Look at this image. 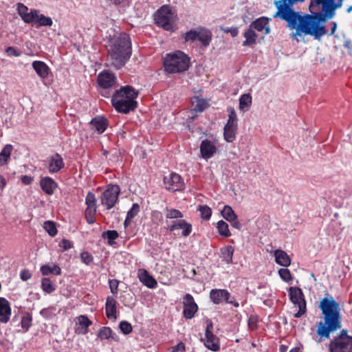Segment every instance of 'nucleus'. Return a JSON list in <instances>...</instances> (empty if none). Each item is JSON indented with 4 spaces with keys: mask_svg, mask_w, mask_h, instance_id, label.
<instances>
[{
    "mask_svg": "<svg viewBox=\"0 0 352 352\" xmlns=\"http://www.w3.org/2000/svg\"><path fill=\"white\" fill-rule=\"evenodd\" d=\"M221 214L228 221H233L238 217L232 207L228 205L224 206L223 210L221 211Z\"/></svg>",
    "mask_w": 352,
    "mask_h": 352,
    "instance_id": "nucleus-38",
    "label": "nucleus"
},
{
    "mask_svg": "<svg viewBox=\"0 0 352 352\" xmlns=\"http://www.w3.org/2000/svg\"><path fill=\"white\" fill-rule=\"evenodd\" d=\"M32 318L30 314L25 313L21 320V325L22 328L27 331L32 325Z\"/></svg>",
    "mask_w": 352,
    "mask_h": 352,
    "instance_id": "nucleus-42",
    "label": "nucleus"
},
{
    "mask_svg": "<svg viewBox=\"0 0 352 352\" xmlns=\"http://www.w3.org/2000/svg\"><path fill=\"white\" fill-rule=\"evenodd\" d=\"M164 183L167 190L171 191L180 190L184 188V182L179 175L171 173L164 178Z\"/></svg>",
    "mask_w": 352,
    "mask_h": 352,
    "instance_id": "nucleus-13",
    "label": "nucleus"
},
{
    "mask_svg": "<svg viewBox=\"0 0 352 352\" xmlns=\"http://www.w3.org/2000/svg\"><path fill=\"white\" fill-rule=\"evenodd\" d=\"M211 32L205 28H197V41H199L204 46H208L212 40Z\"/></svg>",
    "mask_w": 352,
    "mask_h": 352,
    "instance_id": "nucleus-30",
    "label": "nucleus"
},
{
    "mask_svg": "<svg viewBox=\"0 0 352 352\" xmlns=\"http://www.w3.org/2000/svg\"><path fill=\"white\" fill-rule=\"evenodd\" d=\"M43 228L51 236H54L57 234L56 225L53 221H45L43 223Z\"/></svg>",
    "mask_w": 352,
    "mask_h": 352,
    "instance_id": "nucleus-43",
    "label": "nucleus"
},
{
    "mask_svg": "<svg viewBox=\"0 0 352 352\" xmlns=\"http://www.w3.org/2000/svg\"><path fill=\"white\" fill-rule=\"evenodd\" d=\"M91 129L98 133H102L107 127V121L103 117H96L90 122Z\"/></svg>",
    "mask_w": 352,
    "mask_h": 352,
    "instance_id": "nucleus-32",
    "label": "nucleus"
},
{
    "mask_svg": "<svg viewBox=\"0 0 352 352\" xmlns=\"http://www.w3.org/2000/svg\"><path fill=\"white\" fill-rule=\"evenodd\" d=\"M278 273L280 278L286 283H290L293 280L290 271L287 268L278 270Z\"/></svg>",
    "mask_w": 352,
    "mask_h": 352,
    "instance_id": "nucleus-46",
    "label": "nucleus"
},
{
    "mask_svg": "<svg viewBox=\"0 0 352 352\" xmlns=\"http://www.w3.org/2000/svg\"><path fill=\"white\" fill-rule=\"evenodd\" d=\"M197 309L198 307L192 296L190 294H186L184 298V316L186 319H191Z\"/></svg>",
    "mask_w": 352,
    "mask_h": 352,
    "instance_id": "nucleus-16",
    "label": "nucleus"
},
{
    "mask_svg": "<svg viewBox=\"0 0 352 352\" xmlns=\"http://www.w3.org/2000/svg\"><path fill=\"white\" fill-rule=\"evenodd\" d=\"M289 298L296 308L298 309V312L294 314V317L300 318L306 311V302L303 297L302 290L297 287H291L289 289Z\"/></svg>",
    "mask_w": 352,
    "mask_h": 352,
    "instance_id": "nucleus-9",
    "label": "nucleus"
},
{
    "mask_svg": "<svg viewBox=\"0 0 352 352\" xmlns=\"http://www.w3.org/2000/svg\"><path fill=\"white\" fill-rule=\"evenodd\" d=\"M228 120L224 126L223 136L228 142H232L236 138V133L238 129L237 115L233 107H229Z\"/></svg>",
    "mask_w": 352,
    "mask_h": 352,
    "instance_id": "nucleus-8",
    "label": "nucleus"
},
{
    "mask_svg": "<svg viewBox=\"0 0 352 352\" xmlns=\"http://www.w3.org/2000/svg\"><path fill=\"white\" fill-rule=\"evenodd\" d=\"M32 24H34L37 28L51 27L53 25V20L51 17L45 16L37 10Z\"/></svg>",
    "mask_w": 352,
    "mask_h": 352,
    "instance_id": "nucleus-26",
    "label": "nucleus"
},
{
    "mask_svg": "<svg viewBox=\"0 0 352 352\" xmlns=\"http://www.w3.org/2000/svg\"><path fill=\"white\" fill-rule=\"evenodd\" d=\"M96 199L92 192H88L85 199L87 208L85 210V217L89 224L94 223L96 212Z\"/></svg>",
    "mask_w": 352,
    "mask_h": 352,
    "instance_id": "nucleus-12",
    "label": "nucleus"
},
{
    "mask_svg": "<svg viewBox=\"0 0 352 352\" xmlns=\"http://www.w3.org/2000/svg\"><path fill=\"white\" fill-rule=\"evenodd\" d=\"M164 70L170 74L181 73L190 67V58L183 52L175 51L166 54L163 60Z\"/></svg>",
    "mask_w": 352,
    "mask_h": 352,
    "instance_id": "nucleus-5",
    "label": "nucleus"
},
{
    "mask_svg": "<svg viewBox=\"0 0 352 352\" xmlns=\"http://www.w3.org/2000/svg\"><path fill=\"white\" fill-rule=\"evenodd\" d=\"M116 82L114 74L109 70H104L98 76V83L101 87L107 89L113 86Z\"/></svg>",
    "mask_w": 352,
    "mask_h": 352,
    "instance_id": "nucleus-17",
    "label": "nucleus"
},
{
    "mask_svg": "<svg viewBox=\"0 0 352 352\" xmlns=\"http://www.w3.org/2000/svg\"><path fill=\"white\" fill-rule=\"evenodd\" d=\"M267 17L261 16L250 23V26L258 32L267 35L270 33V21Z\"/></svg>",
    "mask_w": 352,
    "mask_h": 352,
    "instance_id": "nucleus-19",
    "label": "nucleus"
},
{
    "mask_svg": "<svg viewBox=\"0 0 352 352\" xmlns=\"http://www.w3.org/2000/svg\"><path fill=\"white\" fill-rule=\"evenodd\" d=\"M81 260L83 263L85 264H89L92 261V256L91 255L88 253L87 252H83L80 254Z\"/></svg>",
    "mask_w": 352,
    "mask_h": 352,
    "instance_id": "nucleus-53",
    "label": "nucleus"
},
{
    "mask_svg": "<svg viewBox=\"0 0 352 352\" xmlns=\"http://www.w3.org/2000/svg\"><path fill=\"white\" fill-rule=\"evenodd\" d=\"M177 15L169 6H163L155 14V23L167 31H174Z\"/></svg>",
    "mask_w": 352,
    "mask_h": 352,
    "instance_id": "nucleus-6",
    "label": "nucleus"
},
{
    "mask_svg": "<svg viewBox=\"0 0 352 352\" xmlns=\"http://www.w3.org/2000/svg\"><path fill=\"white\" fill-rule=\"evenodd\" d=\"M107 48L111 65L118 69L123 67L131 54V44L129 35L125 33L114 34L109 39Z\"/></svg>",
    "mask_w": 352,
    "mask_h": 352,
    "instance_id": "nucleus-3",
    "label": "nucleus"
},
{
    "mask_svg": "<svg viewBox=\"0 0 352 352\" xmlns=\"http://www.w3.org/2000/svg\"><path fill=\"white\" fill-rule=\"evenodd\" d=\"M98 338L100 340H113L115 341L118 340V336L113 332L111 329L108 327H102L98 333Z\"/></svg>",
    "mask_w": 352,
    "mask_h": 352,
    "instance_id": "nucleus-34",
    "label": "nucleus"
},
{
    "mask_svg": "<svg viewBox=\"0 0 352 352\" xmlns=\"http://www.w3.org/2000/svg\"><path fill=\"white\" fill-rule=\"evenodd\" d=\"M319 308L323 314L324 321L318 323L317 334L320 338H329L331 333L341 328L340 305L327 294L320 301Z\"/></svg>",
    "mask_w": 352,
    "mask_h": 352,
    "instance_id": "nucleus-2",
    "label": "nucleus"
},
{
    "mask_svg": "<svg viewBox=\"0 0 352 352\" xmlns=\"http://www.w3.org/2000/svg\"><path fill=\"white\" fill-rule=\"evenodd\" d=\"M217 229L219 234L222 236L229 237L231 236L228 224L223 220H220L217 222Z\"/></svg>",
    "mask_w": 352,
    "mask_h": 352,
    "instance_id": "nucleus-39",
    "label": "nucleus"
},
{
    "mask_svg": "<svg viewBox=\"0 0 352 352\" xmlns=\"http://www.w3.org/2000/svg\"><path fill=\"white\" fill-rule=\"evenodd\" d=\"M118 283H119L117 280H115V279L109 280V287L113 294L117 293Z\"/></svg>",
    "mask_w": 352,
    "mask_h": 352,
    "instance_id": "nucleus-55",
    "label": "nucleus"
},
{
    "mask_svg": "<svg viewBox=\"0 0 352 352\" xmlns=\"http://www.w3.org/2000/svg\"><path fill=\"white\" fill-rule=\"evenodd\" d=\"M32 66L41 79H45L48 77L50 69L45 63L41 60H34L32 62Z\"/></svg>",
    "mask_w": 352,
    "mask_h": 352,
    "instance_id": "nucleus-24",
    "label": "nucleus"
},
{
    "mask_svg": "<svg viewBox=\"0 0 352 352\" xmlns=\"http://www.w3.org/2000/svg\"><path fill=\"white\" fill-rule=\"evenodd\" d=\"M275 262L284 267H287L291 265L292 261L287 253L282 250H276L274 252Z\"/></svg>",
    "mask_w": 352,
    "mask_h": 352,
    "instance_id": "nucleus-27",
    "label": "nucleus"
},
{
    "mask_svg": "<svg viewBox=\"0 0 352 352\" xmlns=\"http://www.w3.org/2000/svg\"><path fill=\"white\" fill-rule=\"evenodd\" d=\"M138 91L129 85L122 87L117 91L112 98V104L115 109L121 113H126L136 107L135 98Z\"/></svg>",
    "mask_w": 352,
    "mask_h": 352,
    "instance_id": "nucleus-4",
    "label": "nucleus"
},
{
    "mask_svg": "<svg viewBox=\"0 0 352 352\" xmlns=\"http://www.w3.org/2000/svg\"><path fill=\"white\" fill-rule=\"evenodd\" d=\"M140 210V206L138 204H133L131 209L128 211L126 218L124 221V226L126 227L131 221L138 214Z\"/></svg>",
    "mask_w": 352,
    "mask_h": 352,
    "instance_id": "nucleus-41",
    "label": "nucleus"
},
{
    "mask_svg": "<svg viewBox=\"0 0 352 352\" xmlns=\"http://www.w3.org/2000/svg\"><path fill=\"white\" fill-rule=\"evenodd\" d=\"M337 30V23L333 21L331 23V28L330 35H333Z\"/></svg>",
    "mask_w": 352,
    "mask_h": 352,
    "instance_id": "nucleus-62",
    "label": "nucleus"
},
{
    "mask_svg": "<svg viewBox=\"0 0 352 352\" xmlns=\"http://www.w3.org/2000/svg\"><path fill=\"white\" fill-rule=\"evenodd\" d=\"M41 272L43 276L50 274L60 275L61 270L56 264L45 265L41 267Z\"/></svg>",
    "mask_w": 352,
    "mask_h": 352,
    "instance_id": "nucleus-35",
    "label": "nucleus"
},
{
    "mask_svg": "<svg viewBox=\"0 0 352 352\" xmlns=\"http://www.w3.org/2000/svg\"><path fill=\"white\" fill-rule=\"evenodd\" d=\"M252 104V96L250 94H243L239 98V109L241 111H247Z\"/></svg>",
    "mask_w": 352,
    "mask_h": 352,
    "instance_id": "nucleus-37",
    "label": "nucleus"
},
{
    "mask_svg": "<svg viewBox=\"0 0 352 352\" xmlns=\"http://www.w3.org/2000/svg\"><path fill=\"white\" fill-rule=\"evenodd\" d=\"M63 167L64 162L59 154L56 153L50 157L47 169L50 173H57Z\"/></svg>",
    "mask_w": 352,
    "mask_h": 352,
    "instance_id": "nucleus-21",
    "label": "nucleus"
},
{
    "mask_svg": "<svg viewBox=\"0 0 352 352\" xmlns=\"http://www.w3.org/2000/svg\"><path fill=\"white\" fill-rule=\"evenodd\" d=\"M13 150V146L11 144H6L0 153V166L8 164L11 153Z\"/></svg>",
    "mask_w": 352,
    "mask_h": 352,
    "instance_id": "nucleus-36",
    "label": "nucleus"
},
{
    "mask_svg": "<svg viewBox=\"0 0 352 352\" xmlns=\"http://www.w3.org/2000/svg\"><path fill=\"white\" fill-rule=\"evenodd\" d=\"M184 39L186 42H194L197 41V28L195 30H190L184 34Z\"/></svg>",
    "mask_w": 352,
    "mask_h": 352,
    "instance_id": "nucleus-48",
    "label": "nucleus"
},
{
    "mask_svg": "<svg viewBox=\"0 0 352 352\" xmlns=\"http://www.w3.org/2000/svg\"><path fill=\"white\" fill-rule=\"evenodd\" d=\"M120 190L118 185H111L102 193L101 197V203L103 206H106L107 210L112 208L117 200Z\"/></svg>",
    "mask_w": 352,
    "mask_h": 352,
    "instance_id": "nucleus-10",
    "label": "nucleus"
},
{
    "mask_svg": "<svg viewBox=\"0 0 352 352\" xmlns=\"http://www.w3.org/2000/svg\"><path fill=\"white\" fill-rule=\"evenodd\" d=\"M32 276L31 273L28 270H22L20 272V277L23 280H28Z\"/></svg>",
    "mask_w": 352,
    "mask_h": 352,
    "instance_id": "nucleus-56",
    "label": "nucleus"
},
{
    "mask_svg": "<svg viewBox=\"0 0 352 352\" xmlns=\"http://www.w3.org/2000/svg\"><path fill=\"white\" fill-rule=\"evenodd\" d=\"M168 229L171 232L181 230L182 234L187 236L192 232V226L184 219H178L172 221L170 224L168 225Z\"/></svg>",
    "mask_w": 352,
    "mask_h": 352,
    "instance_id": "nucleus-18",
    "label": "nucleus"
},
{
    "mask_svg": "<svg viewBox=\"0 0 352 352\" xmlns=\"http://www.w3.org/2000/svg\"><path fill=\"white\" fill-rule=\"evenodd\" d=\"M170 352H186L185 344L182 342H180L177 345L170 348Z\"/></svg>",
    "mask_w": 352,
    "mask_h": 352,
    "instance_id": "nucleus-51",
    "label": "nucleus"
},
{
    "mask_svg": "<svg viewBox=\"0 0 352 352\" xmlns=\"http://www.w3.org/2000/svg\"><path fill=\"white\" fill-rule=\"evenodd\" d=\"M208 107V103L206 99L201 96H194L191 99V110L190 113L191 119L195 118V112H201Z\"/></svg>",
    "mask_w": 352,
    "mask_h": 352,
    "instance_id": "nucleus-20",
    "label": "nucleus"
},
{
    "mask_svg": "<svg viewBox=\"0 0 352 352\" xmlns=\"http://www.w3.org/2000/svg\"><path fill=\"white\" fill-rule=\"evenodd\" d=\"M40 186L42 190L47 195H52L57 188L56 182L50 177L41 178Z\"/></svg>",
    "mask_w": 352,
    "mask_h": 352,
    "instance_id": "nucleus-28",
    "label": "nucleus"
},
{
    "mask_svg": "<svg viewBox=\"0 0 352 352\" xmlns=\"http://www.w3.org/2000/svg\"><path fill=\"white\" fill-rule=\"evenodd\" d=\"M106 236L109 240H114L118 238V234L116 230H109L106 232Z\"/></svg>",
    "mask_w": 352,
    "mask_h": 352,
    "instance_id": "nucleus-57",
    "label": "nucleus"
},
{
    "mask_svg": "<svg viewBox=\"0 0 352 352\" xmlns=\"http://www.w3.org/2000/svg\"><path fill=\"white\" fill-rule=\"evenodd\" d=\"M105 310L108 318L116 320V301L113 297H107Z\"/></svg>",
    "mask_w": 352,
    "mask_h": 352,
    "instance_id": "nucleus-33",
    "label": "nucleus"
},
{
    "mask_svg": "<svg viewBox=\"0 0 352 352\" xmlns=\"http://www.w3.org/2000/svg\"><path fill=\"white\" fill-rule=\"evenodd\" d=\"M212 324H208L205 333L204 345L211 351H217L220 346L219 339L212 332Z\"/></svg>",
    "mask_w": 352,
    "mask_h": 352,
    "instance_id": "nucleus-15",
    "label": "nucleus"
},
{
    "mask_svg": "<svg viewBox=\"0 0 352 352\" xmlns=\"http://www.w3.org/2000/svg\"><path fill=\"white\" fill-rule=\"evenodd\" d=\"M11 316V307L9 302L4 298H0V322L6 323Z\"/></svg>",
    "mask_w": 352,
    "mask_h": 352,
    "instance_id": "nucleus-23",
    "label": "nucleus"
},
{
    "mask_svg": "<svg viewBox=\"0 0 352 352\" xmlns=\"http://www.w3.org/2000/svg\"><path fill=\"white\" fill-rule=\"evenodd\" d=\"M199 211L200 212L201 218L206 220H208L212 214V210L207 206H200L199 207Z\"/></svg>",
    "mask_w": 352,
    "mask_h": 352,
    "instance_id": "nucleus-47",
    "label": "nucleus"
},
{
    "mask_svg": "<svg viewBox=\"0 0 352 352\" xmlns=\"http://www.w3.org/2000/svg\"><path fill=\"white\" fill-rule=\"evenodd\" d=\"M243 37L245 38V41L243 42V46H253L256 43L258 34L255 30L249 25L243 32Z\"/></svg>",
    "mask_w": 352,
    "mask_h": 352,
    "instance_id": "nucleus-29",
    "label": "nucleus"
},
{
    "mask_svg": "<svg viewBox=\"0 0 352 352\" xmlns=\"http://www.w3.org/2000/svg\"><path fill=\"white\" fill-rule=\"evenodd\" d=\"M59 247L62 249V251H65L70 249L72 245L69 241L67 239H63L59 242Z\"/></svg>",
    "mask_w": 352,
    "mask_h": 352,
    "instance_id": "nucleus-52",
    "label": "nucleus"
},
{
    "mask_svg": "<svg viewBox=\"0 0 352 352\" xmlns=\"http://www.w3.org/2000/svg\"><path fill=\"white\" fill-rule=\"evenodd\" d=\"M138 277L140 282L148 288L153 289L157 285V280L144 269L138 270Z\"/></svg>",
    "mask_w": 352,
    "mask_h": 352,
    "instance_id": "nucleus-22",
    "label": "nucleus"
},
{
    "mask_svg": "<svg viewBox=\"0 0 352 352\" xmlns=\"http://www.w3.org/2000/svg\"><path fill=\"white\" fill-rule=\"evenodd\" d=\"M6 52L9 56L18 57L21 55V53L13 47H7Z\"/></svg>",
    "mask_w": 352,
    "mask_h": 352,
    "instance_id": "nucleus-54",
    "label": "nucleus"
},
{
    "mask_svg": "<svg viewBox=\"0 0 352 352\" xmlns=\"http://www.w3.org/2000/svg\"><path fill=\"white\" fill-rule=\"evenodd\" d=\"M221 30L225 33L230 34L232 37H236L239 34V29L236 27L221 28Z\"/></svg>",
    "mask_w": 352,
    "mask_h": 352,
    "instance_id": "nucleus-50",
    "label": "nucleus"
},
{
    "mask_svg": "<svg viewBox=\"0 0 352 352\" xmlns=\"http://www.w3.org/2000/svg\"><path fill=\"white\" fill-rule=\"evenodd\" d=\"M305 0H292V6ZM344 0H310L309 10L311 14H300L292 9V39L297 41L305 35L320 41L327 34L325 23L336 16L338 9L342 7Z\"/></svg>",
    "mask_w": 352,
    "mask_h": 352,
    "instance_id": "nucleus-1",
    "label": "nucleus"
},
{
    "mask_svg": "<svg viewBox=\"0 0 352 352\" xmlns=\"http://www.w3.org/2000/svg\"><path fill=\"white\" fill-rule=\"evenodd\" d=\"M330 352H352V336H348L346 331L342 330L329 344Z\"/></svg>",
    "mask_w": 352,
    "mask_h": 352,
    "instance_id": "nucleus-7",
    "label": "nucleus"
},
{
    "mask_svg": "<svg viewBox=\"0 0 352 352\" xmlns=\"http://www.w3.org/2000/svg\"><path fill=\"white\" fill-rule=\"evenodd\" d=\"M289 352H300L298 349H292Z\"/></svg>",
    "mask_w": 352,
    "mask_h": 352,
    "instance_id": "nucleus-64",
    "label": "nucleus"
},
{
    "mask_svg": "<svg viewBox=\"0 0 352 352\" xmlns=\"http://www.w3.org/2000/svg\"><path fill=\"white\" fill-rule=\"evenodd\" d=\"M6 185V179L2 176L0 175V190H3L4 187Z\"/></svg>",
    "mask_w": 352,
    "mask_h": 352,
    "instance_id": "nucleus-61",
    "label": "nucleus"
},
{
    "mask_svg": "<svg viewBox=\"0 0 352 352\" xmlns=\"http://www.w3.org/2000/svg\"><path fill=\"white\" fill-rule=\"evenodd\" d=\"M120 329L124 334H129L132 331L131 324L126 321H122L120 323Z\"/></svg>",
    "mask_w": 352,
    "mask_h": 352,
    "instance_id": "nucleus-49",
    "label": "nucleus"
},
{
    "mask_svg": "<svg viewBox=\"0 0 352 352\" xmlns=\"http://www.w3.org/2000/svg\"><path fill=\"white\" fill-rule=\"evenodd\" d=\"M226 301H227L228 303L232 304V305H233L234 307H238L239 306V302H234V301H232V300L229 301L228 300H226Z\"/></svg>",
    "mask_w": 352,
    "mask_h": 352,
    "instance_id": "nucleus-63",
    "label": "nucleus"
},
{
    "mask_svg": "<svg viewBox=\"0 0 352 352\" xmlns=\"http://www.w3.org/2000/svg\"><path fill=\"white\" fill-rule=\"evenodd\" d=\"M230 296L229 292L226 289H212L210 297L215 304H219L224 300H228Z\"/></svg>",
    "mask_w": 352,
    "mask_h": 352,
    "instance_id": "nucleus-31",
    "label": "nucleus"
},
{
    "mask_svg": "<svg viewBox=\"0 0 352 352\" xmlns=\"http://www.w3.org/2000/svg\"><path fill=\"white\" fill-rule=\"evenodd\" d=\"M222 257L223 261L228 263H232V256L234 253V248L231 245H228L221 250Z\"/></svg>",
    "mask_w": 352,
    "mask_h": 352,
    "instance_id": "nucleus-40",
    "label": "nucleus"
},
{
    "mask_svg": "<svg viewBox=\"0 0 352 352\" xmlns=\"http://www.w3.org/2000/svg\"><path fill=\"white\" fill-rule=\"evenodd\" d=\"M16 10L21 20L28 24L33 23V20L36 12V9H30L22 3H18L16 5Z\"/></svg>",
    "mask_w": 352,
    "mask_h": 352,
    "instance_id": "nucleus-14",
    "label": "nucleus"
},
{
    "mask_svg": "<svg viewBox=\"0 0 352 352\" xmlns=\"http://www.w3.org/2000/svg\"><path fill=\"white\" fill-rule=\"evenodd\" d=\"M216 140H204L200 144V154L201 157L208 160L212 158L217 152Z\"/></svg>",
    "mask_w": 352,
    "mask_h": 352,
    "instance_id": "nucleus-11",
    "label": "nucleus"
},
{
    "mask_svg": "<svg viewBox=\"0 0 352 352\" xmlns=\"http://www.w3.org/2000/svg\"><path fill=\"white\" fill-rule=\"evenodd\" d=\"M76 331L82 335H85L89 331V327L92 324L91 321L86 316H80L76 318Z\"/></svg>",
    "mask_w": 352,
    "mask_h": 352,
    "instance_id": "nucleus-25",
    "label": "nucleus"
},
{
    "mask_svg": "<svg viewBox=\"0 0 352 352\" xmlns=\"http://www.w3.org/2000/svg\"><path fill=\"white\" fill-rule=\"evenodd\" d=\"M232 226L239 230H240L242 228V224L238 221L237 219H235L233 221H229Z\"/></svg>",
    "mask_w": 352,
    "mask_h": 352,
    "instance_id": "nucleus-58",
    "label": "nucleus"
},
{
    "mask_svg": "<svg viewBox=\"0 0 352 352\" xmlns=\"http://www.w3.org/2000/svg\"><path fill=\"white\" fill-rule=\"evenodd\" d=\"M21 182L25 185H29L32 182V177L28 175H23L21 177Z\"/></svg>",
    "mask_w": 352,
    "mask_h": 352,
    "instance_id": "nucleus-59",
    "label": "nucleus"
},
{
    "mask_svg": "<svg viewBox=\"0 0 352 352\" xmlns=\"http://www.w3.org/2000/svg\"><path fill=\"white\" fill-rule=\"evenodd\" d=\"M41 286L43 290L47 294H50L55 290L54 285L52 283L51 280L47 278L42 279Z\"/></svg>",
    "mask_w": 352,
    "mask_h": 352,
    "instance_id": "nucleus-45",
    "label": "nucleus"
},
{
    "mask_svg": "<svg viewBox=\"0 0 352 352\" xmlns=\"http://www.w3.org/2000/svg\"><path fill=\"white\" fill-rule=\"evenodd\" d=\"M164 214L168 219H181L183 217V214L179 210L173 208H166Z\"/></svg>",
    "mask_w": 352,
    "mask_h": 352,
    "instance_id": "nucleus-44",
    "label": "nucleus"
},
{
    "mask_svg": "<svg viewBox=\"0 0 352 352\" xmlns=\"http://www.w3.org/2000/svg\"><path fill=\"white\" fill-rule=\"evenodd\" d=\"M256 318L253 316H251L250 318H249V320H248V325H249V327L251 330H253L255 329L256 327Z\"/></svg>",
    "mask_w": 352,
    "mask_h": 352,
    "instance_id": "nucleus-60",
    "label": "nucleus"
}]
</instances>
